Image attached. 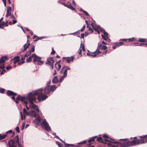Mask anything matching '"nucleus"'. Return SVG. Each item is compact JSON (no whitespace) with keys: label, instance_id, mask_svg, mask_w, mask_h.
Wrapping results in <instances>:
<instances>
[{"label":"nucleus","instance_id":"1","mask_svg":"<svg viewBox=\"0 0 147 147\" xmlns=\"http://www.w3.org/2000/svg\"><path fill=\"white\" fill-rule=\"evenodd\" d=\"M139 137L141 138L140 140H133L131 141H125L127 139H121L119 140L121 142H115L114 143L118 144L121 147H129L130 146H134L139 144H141L145 143L144 138H147V135L139 136Z\"/></svg>","mask_w":147,"mask_h":147},{"label":"nucleus","instance_id":"2","mask_svg":"<svg viewBox=\"0 0 147 147\" xmlns=\"http://www.w3.org/2000/svg\"><path fill=\"white\" fill-rule=\"evenodd\" d=\"M39 90H36L28 94L29 100L31 105H29L31 108L35 109L38 112H39V110L38 106L34 104V102L36 100V96L39 93Z\"/></svg>","mask_w":147,"mask_h":147},{"label":"nucleus","instance_id":"3","mask_svg":"<svg viewBox=\"0 0 147 147\" xmlns=\"http://www.w3.org/2000/svg\"><path fill=\"white\" fill-rule=\"evenodd\" d=\"M91 26L99 34H100L99 30L101 32H103V34H101L102 38L105 40L110 41V39L108 37V34L105 32L103 29L101 28L99 26H95V24L93 23H91Z\"/></svg>","mask_w":147,"mask_h":147},{"label":"nucleus","instance_id":"4","mask_svg":"<svg viewBox=\"0 0 147 147\" xmlns=\"http://www.w3.org/2000/svg\"><path fill=\"white\" fill-rule=\"evenodd\" d=\"M107 48L106 46L105 45H102L101 43H98V46L96 49V51H98V53L100 55V56H102L103 55L105 54L107 51H105L104 53H102L101 51H100V50H105Z\"/></svg>","mask_w":147,"mask_h":147},{"label":"nucleus","instance_id":"5","mask_svg":"<svg viewBox=\"0 0 147 147\" xmlns=\"http://www.w3.org/2000/svg\"><path fill=\"white\" fill-rule=\"evenodd\" d=\"M32 55L34 56L33 61L35 64L41 65L43 63V61L41 60V57L37 56L35 54H33Z\"/></svg>","mask_w":147,"mask_h":147},{"label":"nucleus","instance_id":"6","mask_svg":"<svg viewBox=\"0 0 147 147\" xmlns=\"http://www.w3.org/2000/svg\"><path fill=\"white\" fill-rule=\"evenodd\" d=\"M41 125L43 128H44L47 131H49L51 130V128L45 119L42 120Z\"/></svg>","mask_w":147,"mask_h":147},{"label":"nucleus","instance_id":"7","mask_svg":"<svg viewBox=\"0 0 147 147\" xmlns=\"http://www.w3.org/2000/svg\"><path fill=\"white\" fill-rule=\"evenodd\" d=\"M39 92L40 93L38 94L37 95L39 94L38 97V99L39 101L41 100H45L46 98L48 97V96L45 94H44L41 93V92L43 90V89L42 88L38 90H39Z\"/></svg>","mask_w":147,"mask_h":147},{"label":"nucleus","instance_id":"8","mask_svg":"<svg viewBox=\"0 0 147 147\" xmlns=\"http://www.w3.org/2000/svg\"><path fill=\"white\" fill-rule=\"evenodd\" d=\"M14 141L13 140H10L8 142L9 146V147H12L14 146V142L16 143H18L19 138L18 136H16L14 138Z\"/></svg>","mask_w":147,"mask_h":147},{"label":"nucleus","instance_id":"9","mask_svg":"<svg viewBox=\"0 0 147 147\" xmlns=\"http://www.w3.org/2000/svg\"><path fill=\"white\" fill-rule=\"evenodd\" d=\"M88 51V53L87 54V55L88 56H91L93 57L96 56L97 57L100 56L99 53L98 52V51H96V50L94 52H90Z\"/></svg>","mask_w":147,"mask_h":147},{"label":"nucleus","instance_id":"10","mask_svg":"<svg viewBox=\"0 0 147 147\" xmlns=\"http://www.w3.org/2000/svg\"><path fill=\"white\" fill-rule=\"evenodd\" d=\"M29 100L28 97H24V98H22L21 101L24 104H25L27 110H29V108L27 106V104L28 103V101Z\"/></svg>","mask_w":147,"mask_h":147},{"label":"nucleus","instance_id":"11","mask_svg":"<svg viewBox=\"0 0 147 147\" xmlns=\"http://www.w3.org/2000/svg\"><path fill=\"white\" fill-rule=\"evenodd\" d=\"M12 96L11 97V98L13 99L14 101L17 104L18 103V100H21V101L22 98H24V97H22V96L20 95H18L17 98H16V99H15V98L14 97V96Z\"/></svg>","mask_w":147,"mask_h":147},{"label":"nucleus","instance_id":"12","mask_svg":"<svg viewBox=\"0 0 147 147\" xmlns=\"http://www.w3.org/2000/svg\"><path fill=\"white\" fill-rule=\"evenodd\" d=\"M36 117V119L35 120L33 121V122L37 125H39L40 124L41 121V119L38 115Z\"/></svg>","mask_w":147,"mask_h":147},{"label":"nucleus","instance_id":"13","mask_svg":"<svg viewBox=\"0 0 147 147\" xmlns=\"http://www.w3.org/2000/svg\"><path fill=\"white\" fill-rule=\"evenodd\" d=\"M11 8L10 6H8L7 8V13L5 15L6 18H7L8 16H10L11 14Z\"/></svg>","mask_w":147,"mask_h":147},{"label":"nucleus","instance_id":"14","mask_svg":"<svg viewBox=\"0 0 147 147\" xmlns=\"http://www.w3.org/2000/svg\"><path fill=\"white\" fill-rule=\"evenodd\" d=\"M63 59H66L67 62L68 63L72 62L74 59L73 56H71L70 57H63Z\"/></svg>","mask_w":147,"mask_h":147},{"label":"nucleus","instance_id":"15","mask_svg":"<svg viewBox=\"0 0 147 147\" xmlns=\"http://www.w3.org/2000/svg\"><path fill=\"white\" fill-rule=\"evenodd\" d=\"M82 50L83 51H85V49L84 48V45L82 44L81 43L80 48L78 51V53L79 55H81L82 54Z\"/></svg>","mask_w":147,"mask_h":147},{"label":"nucleus","instance_id":"16","mask_svg":"<svg viewBox=\"0 0 147 147\" xmlns=\"http://www.w3.org/2000/svg\"><path fill=\"white\" fill-rule=\"evenodd\" d=\"M28 115H30L32 117H36L37 114L35 111H31L29 112Z\"/></svg>","mask_w":147,"mask_h":147},{"label":"nucleus","instance_id":"17","mask_svg":"<svg viewBox=\"0 0 147 147\" xmlns=\"http://www.w3.org/2000/svg\"><path fill=\"white\" fill-rule=\"evenodd\" d=\"M70 68L68 67L67 66H64L62 69L61 71V74L63 72H65L66 71V73H67L68 70L70 69Z\"/></svg>","mask_w":147,"mask_h":147},{"label":"nucleus","instance_id":"18","mask_svg":"<svg viewBox=\"0 0 147 147\" xmlns=\"http://www.w3.org/2000/svg\"><path fill=\"white\" fill-rule=\"evenodd\" d=\"M97 140L104 144L106 143V141H109V140L107 139L102 140V137H98L97 138Z\"/></svg>","mask_w":147,"mask_h":147},{"label":"nucleus","instance_id":"19","mask_svg":"<svg viewBox=\"0 0 147 147\" xmlns=\"http://www.w3.org/2000/svg\"><path fill=\"white\" fill-rule=\"evenodd\" d=\"M7 95L9 96H16L17 94L13 91L9 90H8L7 92Z\"/></svg>","mask_w":147,"mask_h":147},{"label":"nucleus","instance_id":"20","mask_svg":"<svg viewBox=\"0 0 147 147\" xmlns=\"http://www.w3.org/2000/svg\"><path fill=\"white\" fill-rule=\"evenodd\" d=\"M63 76H62L59 79V82H61L64 78L67 76V74L66 73V71L65 72H63Z\"/></svg>","mask_w":147,"mask_h":147},{"label":"nucleus","instance_id":"21","mask_svg":"<svg viewBox=\"0 0 147 147\" xmlns=\"http://www.w3.org/2000/svg\"><path fill=\"white\" fill-rule=\"evenodd\" d=\"M50 91V86H47L45 88L44 92L45 93L48 94Z\"/></svg>","mask_w":147,"mask_h":147},{"label":"nucleus","instance_id":"22","mask_svg":"<svg viewBox=\"0 0 147 147\" xmlns=\"http://www.w3.org/2000/svg\"><path fill=\"white\" fill-rule=\"evenodd\" d=\"M7 59V57L4 56L1 58L0 59V64H3L4 63L5 60Z\"/></svg>","mask_w":147,"mask_h":147},{"label":"nucleus","instance_id":"23","mask_svg":"<svg viewBox=\"0 0 147 147\" xmlns=\"http://www.w3.org/2000/svg\"><path fill=\"white\" fill-rule=\"evenodd\" d=\"M55 66L57 71H59L61 67V65L57 62L55 64Z\"/></svg>","mask_w":147,"mask_h":147},{"label":"nucleus","instance_id":"24","mask_svg":"<svg viewBox=\"0 0 147 147\" xmlns=\"http://www.w3.org/2000/svg\"><path fill=\"white\" fill-rule=\"evenodd\" d=\"M57 88V87L55 85H53L51 86H50V91L52 92L54 91Z\"/></svg>","mask_w":147,"mask_h":147},{"label":"nucleus","instance_id":"25","mask_svg":"<svg viewBox=\"0 0 147 147\" xmlns=\"http://www.w3.org/2000/svg\"><path fill=\"white\" fill-rule=\"evenodd\" d=\"M30 45L29 43L27 44H25L24 45V50H23L22 52H24L26 50V49L29 47Z\"/></svg>","mask_w":147,"mask_h":147},{"label":"nucleus","instance_id":"26","mask_svg":"<svg viewBox=\"0 0 147 147\" xmlns=\"http://www.w3.org/2000/svg\"><path fill=\"white\" fill-rule=\"evenodd\" d=\"M46 64L48 65H50V68L52 69L53 68V63H52V62L49 61H47V62L46 63Z\"/></svg>","mask_w":147,"mask_h":147},{"label":"nucleus","instance_id":"27","mask_svg":"<svg viewBox=\"0 0 147 147\" xmlns=\"http://www.w3.org/2000/svg\"><path fill=\"white\" fill-rule=\"evenodd\" d=\"M58 81V80L57 77V76H55L54 77L52 80V82L53 83H56Z\"/></svg>","mask_w":147,"mask_h":147},{"label":"nucleus","instance_id":"28","mask_svg":"<svg viewBox=\"0 0 147 147\" xmlns=\"http://www.w3.org/2000/svg\"><path fill=\"white\" fill-rule=\"evenodd\" d=\"M33 58V59L34 58V56H33L32 54L28 58L26 61V62H30L32 61V58Z\"/></svg>","mask_w":147,"mask_h":147},{"label":"nucleus","instance_id":"29","mask_svg":"<svg viewBox=\"0 0 147 147\" xmlns=\"http://www.w3.org/2000/svg\"><path fill=\"white\" fill-rule=\"evenodd\" d=\"M47 61H49L52 62V63H54L55 62L54 59L52 57H50L48 58L47 59Z\"/></svg>","mask_w":147,"mask_h":147},{"label":"nucleus","instance_id":"30","mask_svg":"<svg viewBox=\"0 0 147 147\" xmlns=\"http://www.w3.org/2000/svg\"><path fill=\"white\" fill-rule=\"evenodd\" d=\"M97 137V136H95L93 137H92V138H91V139H90L88 141V142L89 143H90L91 142H93L94 140V138H96Z\"/></svg>","mask_w":147,"mask_h":147},{"label":"nucleus","instance_id":"31","mask_svg":"<svg viewBox=\"0 0 147 147\" xmlns=\"http://www.w3.org/2000/svg\"><path fill=\"white\" fill-rule=\"evenodd\" d=\"M31 54L30 53V52H28V53L26 54H25V55H24V57H22V58H21V59H22V60H23V59H25V57H28V56Z\"/></svg>","mask_w":147,"mask_h":147},{"label":"nucleus","instance_id":"32","mask_svg":"<svg viewBox=\"0 0 147 147\" xmlns=\"http://www.w3.org/2000/svg\"><path fill=\"white\" fill-rule=\"evenodd\" d=\"M7 135L6 134H4L1 135L0 134V140H1L4 139L6 136Z\"/></svg>","mask_w":147,"mask_h":147},{"label":"nucleus","instance_id":"33","mask_svg":"<svg viewBox=\"0 0 147 147\" xmlns=\"http://www.w3.org/2000/svg\"><path fill=\"white\" fill-rule=\"evenodd\" d=\"M107 145L108 146H111V147H117L118 146V145L117 144H112V143L111 142H109L108 143Z\"/></svg>","mask_w":147,"mask_h":147},{"label":"nucleus","instance_id":"34","mask_svg":"<svg viewBox=\"0 0 147 147\" xmlns=\"http://www.w3.org/2000/svg\"><path fill=\"white\" fill-rule=\"evenodd\" d=\"M23 113L24 114V115H28L29 113V112H28L26 110L25 108H24L23 109Z\"/></svg>","mask_w":147,"mask_h":147},{"label":"nucleus","instance_id":"35","mask_svg":"<svg viewBox=\"0 0 147 147\" xmlns=\"http://www.w3.org/2000/svg\"><path fill=\"white\" fill-rule=\"evenodd\" d=\"M20 57H14L13 60H15L17 62H18L19 61Z\"/></svg>","mask_w":147,"mask_h":147},{"label":"nucleus","instance_id":"36","mask_svg":"<svg viewBox=\"0 0 147 147\" xmlns=\"http://www.w3.org/2000/svg\"><path fill=\"white\" fill-rule=\"evenodd\" d=\"M35 51V46H33L32 47V48L31 49V51H29L28 52H30V53L31 54L32 52H33L34 51Z\"/></svg>","mask_w":147,"mask_h":147},{"label":"nucleus","instance_id":"37","mask_svg":"<svg viewBox=\"0 0 147 147\" xmlns=\"http://www.w3.org/2000/svg\"><path fill=\"white\" fill-rule=\"evenodd\" d=\"M139 41L141 42H146V39L144 38H141L139 39Z\"/></svg>","mask_w":147,"mask_h":147},{"label":"nucleus","instance_id":"38","mask_svg":"<svg viewBox=\"0 0 147 147\" xmlns=\"http://www.w3.org/2000/svg\"><path fill=\"white\" fill-rule=\"evenodd\" d=\"M144 45H145L146 46L147 45V42H146L145 43H140L139 45H136L135 46H143Z\"/></svg>","mask_w":147,"mask_h":147},{"label":"nucleus","instance_id":"39","mask_svg":"<svg viewBox=\"0 0 147 147\" xmlns=\"http://www.w3.org/2000/svg\"><path fill=\"white\" fill-rule=\"evenodd\" d=\"M127 39L129 40V42L133 41H134V40L135 39V38L134 37H133L132 38Z\"/></svg>","mask_w":147,"mask_h":147},{"label":"nucleus","instance_id":"40","mask_svg":"<svg viewBox=\"0 0 147 147\" xmlns=\"http://www.w3.org/2000/svg\"><path fill=\"white\" fill-rule=\"evenodd\" d=\"M68 3H69V4L67 5L66 7H67L69 9H70L71 6V5L70 3L69 2H68Z\"/></svg>","mask_w":147,"mask_h":147},{"label":"nucleus","instance_id":"41","mask_svg":"<svg viewBox=\"0 0 147 147\" xmlns=\"http://www.w3.org/2000/svg\"><path fill=\"white\" fill-rule=\"evenodd\" d=\"M86 142H87V141L86 140H84L83 142H81L78 143V144H85Z\"/></svg>","mask_w":147,"mask_h":147},{"label":"nucleus","instance_id":"42","mask_svg":"<svg viewBox=\"0 0 147 147\" xmlns=\"http://www.w3.org/2000/svg\"><path fill=\"white\" fill-rule=\"evenodd\" d=\"M5 90L4 89L0 88V92L1 93H3Z\"/></svg>","mask_w":147,"mask_h":147},{"label":"nucleus","instance_id":"43","mask_svg":"<svg viewBox=\"0 0 147 147\" xmlns=\"http://www.w3.org/2000/svg\"><path fill=\"white\" fill-rule=\"evenodd\" d=\"M123 44V42H120L119 43H118L116 44V46H120L121 45H122Z\"/></svg>","mask_w":147,"mask_h":147},{"label":"nucleus","instance_id":"44","mask_svg":"<svg viewBox=\"0 0 147 147\" xmlns=\"http://www.w3.org/2000/svg\"><path fill=\"white\" fill-rule=\"evenodd\" d=\"M56 143L58 145L59 147H61V146L60 142L58 141H56Z\"/></svg>","mask_w":147,"mask_h":147},{"label":"nucleus","instance_id":"45","mask_svg":"<svg viewBox=\"0 0 147 147\" xmlns=\"http://www.w3.org/2000/svg\"><path fill=\"white\" fill-rule=\"evenodd\" d=\"M6 72V71L5 69H3L1 72V75H2L4 74Z\"/></svg>","mask_w":147,"mask_h":147},{"label":"nucleus","instance_id":"46","mask_svg":"<svg viewBox=\"0 0 147 147\" xmlns=\"http://www.w3.org/2000/svg\"><path fill=\"white\" fill-rule=\"evenodd\" d=\"M12 68V67L11 66H8L6 67V69L7 70H9L11 69Z\"/></svg>","mask_w":147,"mask_h":147},{"label":"nucleus","instance_id":"47","mask_svg":"<svg viewBox=\"0 0 147 147\" xmlns=\"http://www.w3.org/2000/svg\"><path fill=\"white\" fill-rule=\"evenodd\" d=\"M24 62H25V61H23L19 63H18V65H20L22 64H24Z\"/></svg>","mask_w":147,"mask_h":147},{"label":"nucleus","instance_id":"48","mask_svg":"<svg viewBox=\"0 0 147 147\" xmlns=\"http://www.w3.org/2000/svg\"><path fill=\"white\" fill-rule=\"evenodd\" d=\"M5 7H6V0H2Z\"/></svg>","mask_w":147,"mask_h":147},{"label":"nucleus","instance_id":"49","mask_svg":"<svg viewBox=\"0 0 147 147\" xmlns=\"http://www.w3.org/2000/svg\"><path fill=\"white\" fill-rule=\"evenodd\" d=\"M103 137L107 139L109 138L108 136L106 134H103Z\"/></svg>","mask_w":147,"mask_h":147},{"label":"nucleus","instance_id":"50","mask_svg":"<svg viewBox=\"0 0 147 147\" xmlns=\"http://www.w3.org/2000/svg\"><path fill=\"white\" fill-rule=\"evenodd\" d=\"M72 5H73V6L74 7H76V4L75 3L74 1H72Z\"/></svg>","mask_w":147,"mask_h":147},{"label":"nucleus","instance_id":"51","mask_svg":"<svg viewBox=\"0 0 147 147\" xmlns=\"http://www.w3.org/2000/svg\"><path fill=\"white\" fill-rule=\"evenodd\" d=\"M16 131H17L18 132V133H19V127H17L16 128Z\"/></svg>","mask_w":147,"mask_h":147},{"label":"nucleus","instance_id":"52","mask_svg":"<svg viewBox=\"0 0 147 147\" xmlns=\"http://www.w3.org/2000/svg\"><path fill=\"white\" fill-rule=\"evenodd\" d=\"M88 30L90 31L91 33H92L93 32V30H92V28L90 27H88Z\"/></svg>","mask_w":147,"mask_h":147},{"label":"nucleus","instance_id":"53","mask_svg":"<svg viewBox=\"0 0 147 147\" xmlns=\"http://www.w3.org/2000/svg\"><path fill=\"white\" fill-rule=\"evenodd\" d=\"M83 12L84 13V14L86 16H88L89 15L88 13L86 11H84Z\"/></svg>","mask_w":147,"mask_h":147},{"label":"nucleus","instance_id":"54","mask_svg":"<svg viewBox=\"0 0 147 147\" xmlns=\"http://www.w3.org/2000/svg\"><path fill=\"white\" fill-rule=\"evenodd\" d=\"M85 26L84 25L82 27V28L80 30V31L81 32H83L85 28Z\"/></svg>","mask_w":147,"mask_h":147},{"label":"nucleus","instance_id":"55","mask_svg":"<svg viewBox=\"0 0 147 147\" xmlns=\"http://www.w3.org/2000/svg\"><path fill=\"white\" fill-rule=\"evenodd\" d=\"M12 132V131L11 130H9L7 131L6 133V134H7L8 133H10L11 134Z\"/></svg>","mask_w":147,"mask_h":147},{"label":"nucleus","instance_id":"56","mask_svg":"<svg viewBox=\"0 0 147 147\" xmlns=\"http://www.w3.org/2000/svg\"><path fill=\"white\" fill-rule=\"evenodd\" d=\"M11 19H15V18L14 16L13 15V14H12L11 15Z\"/></svg>","mask_w":147,"mask_h":147},{"label":"nucleus","instance_id":"57","mask_svg":"<svg viewBox=\"0 0 147 147\" xmlns=\"http://www.w3.org/2000/svg\"><path fill=\"white\" fill-rule=\"evenodd\" d=\"M55 51L53 49V48L52 49V51L51 53V54H55Z\"/></svg>","mask_w":147,"mask_h":147},{"label":"nucleus","instance_id":"58","mask_svg":"<svg viewBox=\"0 0 147 147\" xmlns=\"http://www.w3.org/2000/svg\"><path fill=\"white\" fill-rule=\"evenodd\" d=\"M5 68V66L4 65L0 66V69H3Z\"/></svg>","mask_w":147,"mask_h":147},{"label":"nucleus","instance_id":"59","mask_svg":"<svg viewBox=\"0 0 147 147\" xmlns=\"http://www.w3.org/2000/svg\"><path fill=\"white\" fill-rule=\"evenodd\" d=\"M17 21L16 20H13V23H12V24H15L17 22Z\"/></svg>","mask_w":147,"mask_h":147},{"label":"nucleus","instance_id":"60","mask_svg":"<svg viewBox=\"0 0 147 147\" xmlns=\"http://www.w3.org/2000/svg\"><path fill=\"white\" fill-rule=\"evenodd\" d=\"M20 115L21 116V119L22 120H23V116H22V112H20Z\"/></svg>","mask_w":147,"mask_h":147},{"label":"nucleus","instance_id":"61","mask_svg":"<svg viewBox=\"0 0 147 147\" xmlns=\"http://www.w3.org/2000/svg\"><path fill=\"white\" fill-rule=\"evenodd\" d=\"M55 137L56 138H57V139H59L61 141H62V142H63L64 143H65V142H63V141H62V140L61 139H60L57 136H55Z\"/></svg>","mask_w":147,"mask_h":147},{"label":"nucleus","instance_id":"62","mask_svg":"<svg viewBox=\"0 0 147 147\" xmlns=\"http://www.w3.org/2000/svg\"><path fill=\"white\" fill-rule=\"evenodd\" d=\"M41 38V37H40L39 38H36V39H35V40H34V41H38L39 39H40Z\"/></svg>","mask_w":147,"mask_h":147},{"label":"nucleus","instance_id":"63","mask_svg":"<svg viewBox=\"0 0 147 147\" xmlns=\"http://www.w3.org/2000/svg\"><path fill=\"white\" fill-rule=\"evenodd\" d=\"M24 126H25V124H24V123H23L22 126V129H24Z\"/></svg>","mask_w":147,"mask_h":147},{"label":"nucleus","instance_id":"64","mask_svg":"<svg viewBox=\"0 0 147 147\" xmlns=\"http://www.w3.org/2000/svg\"><path fill=\"white\" fill-rule=\"evenodd\" d=\"M70 9H71L72 10H75V9L73 7H72V6H71V7L70 8Z\"/></svg>","mask_w":147,"mask_h":147}]
</instances>
